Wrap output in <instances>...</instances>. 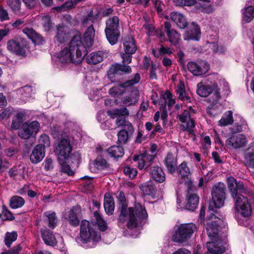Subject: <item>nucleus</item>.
<instances>
[{"label": "nucleus", "mask_w": 254, "mask_h": 254, "mask_svg": "<svg viewBox=\"0 0 254 254\" xmlns=\"http://www.w3.org/2000/svg\"><path fill=\"white\" fill-rule=\"evenodd\" d=\"M40 124L37 121L25 122L19 130L18 135L22 139H28L37 133Z\"/></svg>", "instance_id": "obj_12"}, {"label": "nucleus", "mask_w": 254, "mask_h": 254, "mask_svg": "<svg viewBox=\"0 0 254 254\" xmlns=\"http://www.w3.org/2000/svg\"><path fill=\"white\" fill-rule=\"evenodd\" d=\"M87 48L79 36H74L69 44L57 53L58 64L80 63L87 54Z\"/></svg>", "instance_id": "obj_3"}, {"label": "nucleus", "mask_w": 254, "mask_h": 254, "mask_svg": "<svg viewBox=\"0 0 254 254\" xmlns=\"http://www.w3.org/2000/svg\"><path fill=\"white\" fill-rule=\"evenodd\" d=\"M41 20L43 27L45 31H50L52 27V23L51 21L50 17L48 15H41Z\"/></svg>", "instance_id": "obj_53"}, {"label": "nucleus", "mask_w": 254, "mask_h": 254, "mask_svg": "<svg viewBox=\"0 0 254 254\" xmlns=\"http://www.w3.org/2000/svg\"><path fill=\"white\" fill-rule=\"evenodd\" d=\"M22 95L24 97L28 98L32 96L34 93L33 88L30 86H25L21 88Z\"/></svg>", "instance_id": "obj_59"}, {"label": "nucleus", "mask_w": 254, "mask_h": 254, "mask_svg": "<svg viewBox=\"0 0 254 254\" xmlns=\"http://www.w3.org/2000/svg\"><path fill=\"white\" fill-rule=\"evenodd\" d=\"M197 94L201 97H207L210 93H213L214 96L213 101L214 103L220 98V95L217 85L215 82L208 81L203 83L202 82H199L197 84Z\"/></svg>", "instance_id": "obj_9"}, {"label": "nucleus", "mask_w": 254, "mask_h": 254, "mask_svg": "<svg viewBox=\"0 0 254 254\" xmlns=\"http://www.w3.org/2000/svg\"><path fill=\"white\" fill-rule=\"evenodd\" d=\"M248 143L246 136L243 134H233L226 140V145L234 149L245 146Z\"/></svg>", "instance_id": "obj_15"}, {"label": "nucleus", "mask_w": 254, "mask_h": 254, "mask_svg": "<svg viewBox=\"0 0 254 254\" xmlns=\"http://www.w3.org/2000/svg\"><path fill=\"white\" fill-rule=\"evenodd\" d=\"M41 235L45 243L49 246H54L57 244V241L53 233L47 229H41Z\"/></svg>", "instance_id": "obj_29"}, {"label": "nucleus", "mask_w": 254, "mask_h": 254, "mask_svg": "<svg viewBox=\"0 0 254 254\" xmlns=\"http://www.w3.org/2000/svg\"><path fill=\"white\" fill-rule=\"evenodd\" d=\"M154 154H149L148 153H143L138 156H134L133 160L138 161V168L140 170L145 169L150 166L151 162L155 158Z\"/></svg>", "instance_id": "obj_18"}, {"label": "nucleus", "mask_w": 254, "mask_h": 254, "mask_svg": "<svg viewBox=\"0 0 254 254\" xmlns=\"http://www.w3.org/2000/svg\"><path fill=\"white\" fill-rule=\"evenodd\" d=\"M186 198V209L190 211L194 210L197 206L199 200L197 195L193 192V187L191 184L188 186Z\"/></svg>", "instance_id": "obj_16"}, {"label": "nucleus", "mask_w": 254, "mask_h": 254, "mask_svg": "<svg viewBox=\"0 0 254 254\" xmlns=\"http://www.w3.org/2000/svg\"><path fill=\"white\" fill-rule=\"evenodd\" d=\"M27 42L23 38H18L15 40H10L7 43V48L10 52L18 55L25 54V48L27 47Z\"/></svg>", "instance_id": "obj_13"}, {"label": "nucleus", "mask_w": 254, "mask_h": 254, "mask_svg": "<svg viewBox=\"0 0 254 254\" xmlns=\"http://www.w3.org/2000/svg\"><path fill=\"white\" fill-rule=\"evenodd\" d=\"M109 154L111 157L119 158L122 157L124 154V149L120 146H113L109 148Z\"/></svg>", "instance_id": "obj_44"}, {"label": "nucleus", "mask_w": 254, "mask_h": 254, "mask_svg": "<svg viewBox=\"0 0 254 254\" xmlns=\"http://www.w3.org/2000/svg\"><path fill=\"white\" fill-rule=\"evenodd\" d=\"M201 32L199 26L194 22H192L188 30L184 34V39L186 41H198L200 38Z\"/></svg>", "instance_id": "obj_17"}, {"label": "nucleus", "mask_w": 254, "mask_h": 254, "mask_svg": "<svg viewBox=\"0 0 254 254\" xmlns=\"http://www.w3.org/2000/svg\"><path fill=\"white\" fill-rule=\"evenodd\" d=\"M105 32L107 39L112 45L118 42L120 36V19L118 16L109 18L106 21Z\"/></svg>", "instance_id": "obj_6"}, {"label": "nucleus", "mask_w": 254, "mask_h": 254, "mask_svg": "<svg viewBox=\"0 0 254 254\" xmlns=\"http://www.w3.org/2000/svg\"><path fill=\"white\" fill-rule=\"evenodd\" d=\"M70 36V30L67 27L64 25H59L57 28L55 39L58 43L62 44L68 40Z\"/></svg>", "instance_id": "obj_21"}, {"label": "nucleus", "mask_w": 254, "mask_h": 254, "mask_svg": "<svg viewBox=\"0 0 254 254\" xmlns=\"http://www.w3.org/2000/svg\"><path fill=\"white\" fill-rule=\"evenodd\" d=\"M127 129H122L118 132V141L121 143H125L128 140L129 133H130Z\"/></svg>", "instance_id": "obj_56"}, {"label": "nucleus", "mask_w": 254, "mask_h": 254, "mask_svg": "<svg viewBox=\"0 0 254 254\" xmlns=\"http://www.w3.org/2000/svg\"><path fill=\"white\" fill-rule=\"evenodd\" d=\"M176 92L180 100L186 101L187 103L190 102V99L187 95L185 90L184 84L182 82H180L179 84L177 85Z\"/></svg>", "instance_id": "obj_40"}, {"label": "nucleus", "mask_w": 254, "mask_h": 254, "mask_svg": "<svg viewBox=\"0 0 254 254\" xmlns=\"http://www.w3.org/2000/svg\"><path fill=\"white\" fill-rule=\"evenodd\" d=\"M213 51L219 54H224L226 51V48L223 45L214 44L213 47Z\"/></svg>", "instance_id": "obj_61"}, {"label": "nucleus", "mask_w": 254, "mask_h": 254, "mask_svg": "<svg viewBox=\"0 0 254 254\" xmlns=\"http://www.w3.org/2000/svg\"><path fill=\"white\" fill-rule=\"evenodd\" d=\"M117 198L119 201V210L120 215L118 224L120 227L126 225L129 229H133L137 227L141 220L147 217L148 214L144 207L140 203L135 204L134 207L127 208L124 193L119 192Z\"/></svg>", "instance_id": "obj_2"}, {"label": "nucleus", "mask_w": 254, "mask_h": 254, "mask_svg": "<svg viewBox=\"0 0 254 254\" xmlns=\"http://www.w3.org/2000/svg\"><path fill=\"white\" fill-rule=\"evenodd\" d=\"M233 122V112L228 111L223 114L221 119L218 121V125L220 127H224L231 125Z\"/></svg>", "instance_id": "obj_36"}, {"label": "nucleus", "mask_w": 254, "mask_h": 254, "mask_svg": "<svg viewBox=\"0 0 254 254\" xmlns=\"http://www.w3.org/2000/svg\"><path fill=\"white\" fill-rule=\"evenodd\" d=\"M245 160L247 166L254 168V142L250 144L245 154Z\"/></svg>", "instance_id": "obj_32"}, {"label": "nucleus", "mask_w": 254, "mask_h": 254, "mask_svg": "<svg viewBox=\"0 0 254 254\" xmlns=\"http://www.w3.org/2000/svg\"><path fill=\"white\" fill-rule=\"evenodd\" d=\"M227 185L232 196L235 201V207L238 212L242 216L247 217L251 214V207L246 197L238 193L244 192L245 188L244 183L237 182L232 177H228L227 179Z\"/></svg>", "instance_id": "obj_4"}, {"label": "nucleus", "mask_w": 254, "mask_h": 254, "mask_svg": "<svg viewBox=\"0 0 254 254\" xmlns=\"http://www.w3.org/2000/svg\"><path fill=\"white\" fill-rule=\"evenodd\" d=\"M67 160H64L63 163H61L60 161H58L59 163L61 165V169L63 173H65L69 176H72L74 172L72 171L69 165L66 164Z\"/></svg>", "instance_id": "obj_54"}, {"label": "nucleus", "mask_w": 254, "mask_h": 254, "mask_svg": "<svg viewBox=\"0 0 254 254\" xmlns=\"http://www.w3.org/2000/svg\"><path fill=\"white\" fill-rule=\"evenodd\" d=\"M240 123H235L233 127L230 128V130L233 133L243 131L247 128V124L246 121L240 118Z\"/></svg>", "instance_id": "obj_43"}, {"label": "nucleus", "mask_w": 254, "mask_h": 254, "mask_svg": "<svg viewBox=\"0 0 254 254\" xmlns=\"http://www.w3.org/2000/svg\"><path fill=\"white\" fill-rule=\"evenodd\" d=\"M25 119V114L23 112H20L17 114L15 118L13 120L11 127L17 129L20 126V124Z\"/></svg>", "instance_id": "obj_47"}, {"label": "nucleus", "mask_w": 254, "mask_h": 254, "mask_svg": "<svg viewBox=\"0 0 254 254\" xmlns=\"http://www.w3.org/2000/svg\"><path fill=\"white\" fill-rule=\"evenodd\" d=\"M126 115H121L118 117L116 120V124L118 127H124L125 129H127L130 134L134 131V128L131 124L127 121L125 119Z\"/></svg>", "instance_id": "obj_34"}, {"label": "nucleus", "mask_w": 254, "mask_h": 254, "mask_svg": "<svg viewBox=\"0 0 254 254\" xmlns=\"http://www.w3.org/2000/svg\"><path fill=\"white\" fill-rule=\"evenodd\" d=\"M25 203L24 199L19 196L12 197L9 201V206L12 209H17L22 207Z\"/></svg>", "instance_id": "obj_41"}, {"label": "nucleus", "mask_w": 254, "mask_h": 254, "mask_svg": "<svg viewBox=\"0 0 254 254\" xmlns=\"http://www.w3.org/2000/svg\"><path fill=\"white\" fill-rule=\"evenodd\" d=\"M226 187L224 183L219 182L215 185L212 190V200L216 208L222 207L225 199Z\"/></svg>", "instance_id": "obj_11"}, {"label": "nucleus", "mask_w": 254, "mask_h": 254, "mask_svg": "<svg viewBox=\"0 0 254 254\" xmlns=\"http://www.w3.org/2000/svg\"><path fill=\"white\" fill-rule=\"evenodd\" d=\"M23 32L36 44H41L43 41V37L32 28H24Z\"/></svg>", "instance_id": "obj_31"}, {"label": "nucleus", "mask_w": 254, "mask_h": 254, "mask_svg": "<svg viewBox=\"0 0 254 254\" xmlns=\"http://www.w3.org/2000/svg\"><path fill=\"white\" fill-rule=\"evenodd\" d=\"M77 209L73 207L71 209L65 210L63 214L64 218L67 220L69 224L73 226H77L79 223V220L77 216Z\"/></svg>", "instance_id": "obj_22"}, {"label": "nucleus", "mask_w": 254, "mask_h": 254, "mask_svg": "<svg viewBox=\"0 0 254 254\" xmlns=\"http://www.w3.org/2000/svg\"><path fill=\"white\" fill-rule=\"evenodd\" d=\"M140 189L144 195H153L156 190L155 187L151 181H149L142 185Z\"/></svg>", "instance_id": "obj_39"}, {"label": "nucleus", "mask_w": 254, "mask_h": 254, "mask_svg": "<svg viewBox=\"0 0 254 254\" xmlns=\"http://www.w3.org/2000/svg\"><path fill=\"white\" fill-rule=\"evenodd\" d=\"M171 19L173 21L178 27L185 29L188 25V21L185 16L182 13L173 12L170 15Z\"/></svg>", "instance_id": "obj_25"}, {"label": "nucleus", "mask_w": 254, "mask_h": 254, "mask_svg": "<svg viewBox=\"0 0 254 254\" xmlns=\"http://www.w3.org/2000/svg\"><path fill=\"white\" fill-rule=\"evenodd\" d=\"M104 54L99 51L96 53H92L87 57V62L90 64H96L103 61Z\"/></svg>", "instance_id": "obj_38"}, {"label": "nucleus", "mask_w": 254, "mask_h": 254, "mask_svg": "<svg viewBox=\"0 0 254 254\" xmlns=\"http://www.w3.org/2000/svg\"><path fill=\"white\" fill-rule=\"evenodd\" d=\"M254 17V6L249 5V2L247 3L243 12V21L249 23Z\"/></svg>", "instance_id": "obj_33"}, {"label": "nucleus", "mask_w": 254, "mask_h": 254, "mask_svg": "<svg viewBox=\"0 0 254 254\" xmlns=\"http://www.w3.org/2000/svg\"><path fill=\"white\" fill-rule=\"evenodd\" d=\"M80 236L85 243L96 242L101 239L100 235L95 230L94 225L86 220L81 221Z\"/></svg>", "instance_id": "obj_7"}, {"label": "nucleus", "mask_w": 254, "mask_h": 254, "mask_svg": "<svg viewBox=\"0 0 254 254\" xmlns=\"http://www.w3.org/2000/svg\"><path fill=\"white\" fill-rule=\"evenodd\" d=\"M196 227L192 223L181 224L175 230L172 239L175 242H184L191 237Z\"/></svg>", "instance_id": "obj_8"}, {"label": "nucleus", "mask_w": 254, "mask_h": 254, "mask_svg": "<svg viewBox=\"0 0 254 254\" xmlns=\"http://www.w3.org/2000/svg\"><path fill=\"white\" fill-rule=\"evenodd\" d=\"M94 216L96 220V223L101 231H104L106 229V223L98 211L94 212Z\"/></svg>", "instance_id": "obj_52"}, {"label": "nucleus", "mask_w": 254, "mask_h": 254, "mask_svg": "<svg viewBox=\"0 0 254 254\" xmlns=\"http://www.w3.org/2000/svg\"><path fill=\"white\" fill-rule=\"evenodd\" d=\"M104 206L105 212L108 215H111L113 213L115 208L114 202L109 194L106 193L105 194Z\"/></svg>", "instance_id": "obj_35"}, {"label": "nucleus", "mask_w": 254, "mask_h": 254, "mask_svg": "<svg viewBox=\"0 0 254 254\" xmlns=\"http://www.w3.org/2000/svg\"><path fill=\"white\" fill-rule=\"evenodd\" d=\"M45 155L43 146H42L41 144H38L33 149L30 159L33 163L37 164L43 159Z\"/></svg>", "instance_id": "obj_24"}, {"label": "nucleus", "mask_w": 254, "mask_h": 254, "mask_svg": "<svg viewBox=\"0 0 254 254\" xmlns=\"http://www.w3.org/2000/svg\"><path fill=\"white\" fill-rule=\"evenodd\" d=\"M177 5L190 6L196 3L195 0H174Z\"/></svg>", "instance_id": "obj_60"}, {"label": "nucleus", "mask_w": 254, "mask_h": 254, "mask_svg": "<svg viewBox=\"0 0 254 254\" xmlns=\"http://www.w3.org/2000/svg\"><path fill=\"white\" fill-rule=\"evenodd\" d=\"M123 45L124 51L127 54L132 55L135 53L137 50L135 41L132 37H125Z\"/></svg>", "instance_id": "obj_27"}, {"label": "nucleus", "mask_w": 254, "mask_h": 254, "mask_svg": "<svg viewBox=\"0 0 254 254\" xmlns=\"http://www.w3.org/2000/svg\"><path fill=\"white\" fill-rule=\"evenodd\" d=\"M149 173L152 178L156 182L162 183L165 180V174L163 170L158 166L151 167Z\"/></svg>", "instance_id": "obj_28"}, {"label": "nucleus", "mask_w": 254, "mask_h": 254, "mask_svg": "<svg viewBox=\"0 0 254 254\" xmlns=\"http://www.w3.org/2000/svg\"><path fill=\"white\" fill-rule=\"evenodd\" d=\"M125 92V86L122 84H119L110 88L109 93L113 96H118L122 94Z\"/></svg>", "instance_id": "obj_51"}, {"label": "nucleus", "mask_w": 254, "mask_h": 254, "mask_svg": "<svg viewBox=\"0 0 254 254\" xmlns=\"http://www.w3.org/2000/svg\"><path fill=\"white\" fill-rule=\"evenodd\" d=\"M95 30L92 25L89 26L86 30L83 36V42L87 48H90L93 44Z\"/></svg>", "instance_id": "obj_30"}, {"label": "nucleus", "mask_w": 254, "mask_h": 254, "mask_svg": "<svg viewBox=\"0 0 254 254\" xmlns=\"http://www.w3.org/2000/svg\"><path fill=\"white\" fill-rule=\"evenodd\" d=\"M164 163L169 173L175 172L177 169V159L173 154L168 153L164 158Z\"/></svg>", "instance_id": "obj_23"}, {"label": "nucleus", "mask_w": 254, "mask_h": 254, "mask_svg": "<svg viewBox=\"0 0 254 254\" xmlns=\"http://www.w3.org/2000/svg\"><path fill=\"white\" fill-rule=\"evenodd\" d=\"M209 215L207 218L205 229L210 242L206 243L208 252L206 254H221L225 252V249L221 245L228 230L226 223L221 218L213 214L209 210Z\"/></svg>", "instance_id": "obj_1"}, {"label": "nucleus", "mask_w": 254, "mask_h": 254, "mask_svg": "<svg viewBox=\"0 0 254 254\" xmlns=\"http://www.w3.org/2000/svg\"><path fill=\"white\" fill-rule=\"evenodd\" d=\"M93 166L98 170L104 169L108 167L107 161L101 156L97 157L93 163Z\"/></svg>", "instance_id": "obj_49"}, {"label": "nucleus", "mask_w": 254, "mask_h": 254, "mask_svg": "<svg viewBox=\"0 0 254 254\" xmlns=\"http://www.w3.org/2000/svg\"><path fill=\"white\" fill-rule=\"evenodd\" d=\"M17 237V234L16 232H7L4 238L5 245L8 247H10L11 244L16 240Z\"/></svg>", "instance_id": "obj_50"}, {"label": "nucleus", "mask_w": 254, "mask_h": 254, "mask_svg": "<svg viewBox=\"0 0 254 254\" xmlns=\"http://www.w3.org/2000/svg\"><path fill=\"white\" fill-rule=\"evenodd\" d=\"M39 142V143L38 144H41V146H43L44 149H45L46 147H48L50 146L49 137L45 134L41 135Z\"/></svg>", "instance_id": "obj_57"}, {"label": "nucleus", "mask_w": 254, "mask_h": 254, "mask_svg": "<svg viewBox=\"0 0 254 254\" xmlns=\"http://www.w3.org/2000/svg\"><path fill=\"white\" fill-rule=\"evenodd\" d=\"M177 168L178 169L179 174L182 178H188L190 175V169L186 162H183L180 164Z\"/></svg>", "instance_id": "obj_48"}, {"label": "nucleus", "mask_w": 254, "mask_h": 254, "mask_svg": "<svg viewBox=\"0 0 254 254\" xmlns=\"http://www.w3.org/2000/svg\"><path fill=\"white\" fill-rule=\"evenodd\" d=\"M97 14H94L93 11L90 10L83 18L82 22L83 24H90L97 19Z\"/></svg>", "instance_id": "obj_55"}, {"label": "nucleus", "mask_w": 254, "mask_h": 254, "mask_svg": "<svg viewBox=\"0 0 254 254\" xmlns=\"http://www.w3.org/2000/svg\"><path fill=\"white\" fill-rule=\"evenodd\" d=\"M43 221L48 227L52 229H54L58 222L56 213L52 211L45 212L43 214Z\"/></svg>", "instance_id": "obj_26"}, {"label": "nucleus", "mask_w": 254, "mask_h": 254, "mask_svg": "<svg viewBox=\"0 0 254 254\" xmlns=\"http://www.w3.org/2000/svg\"><path fill=\"white\" fill-rule=\"evenodd\" d=\"M131 67L128 65L118 64H112L108 72L109 78L113 77L114 75H123L131 72Z\"/></svg>", "instance_id": "obj_19"}, {"label": "nucleus", "mask_w": 254, "mask_h": 254, "mask_svg": "<svg viewBox=\"0 0 254 254\" xmlns=\"http://www.w3.org/2000/svg\"><path fill=\"white\" fill-rule=\"evenodd\" d=\"M187 68L194 75L199 76L207 72L209 69V65L205 61H201L197 63L190 62L187 64Z\"/></svg>", "instance_id": "obj_14"}, {"label": "nucleus", "mask_w": 254, "mask_h": 254, "mask_svg": "<svg viewBox=\"0 0 254 254\" xmlns=\"http://www.w3.org/2000/svg\"><path fill=\"white\" fill-rule=\"evenodd\" d=\"M125 174L130 178H134L137 175V171L136 169L128 166L124 167Z\"/></svg>", "instance_id": "obj_58"}, {"label": "nucleus", "mask_w": 254, "mask_h": 254, "mask_svg": "<svg viewBox=\"0 0 254 254\" xmlns=\"http://www.w3.org/2000/svg\"><path fill=\"white\" fill-rule=\"evenodd\" d=\"M193 114V110L189 108L178 115L179 120L183 123L181 125L182 129L191 134H194L195 129V122L191 117Z\"/></svg>", "instance_id": "obj_10"}, {"label": "nucleus", "mask_w": 254, "mask_h": 254, "mask_svg": "<svg viewBox=\"0 0 254 254\" xmlns=\"http://www.w3.org/2000/svg\"><path fill=\"white\" fill-rule=\"evenodd\" d=\"M0 19L2 21L9 19V16L7 10L2 8H0Z\"/></svg>", "instance_id": "obj_63"}, {"label": "nucleus", "mask_w": 254, "mask_h": 254, "mask_svg": "<svg viewBox=\"0 0 254 254\" xmlns=\"http://www.w3.org/2000/svg\"><path fill=\"white\" fill-rule=\"evenodd\" d=\"M164 30L167 34L169 42L176 46L181 40V35L175 29L172 28L171 23L166 21L164 23Z\"/></svg>", "instance_id": "obj_20"}, {"label": "nucleus", "mask_w": 254, "mask_h": 254, "mask_svg": "<svg viewBox=\"0 0 254 254\" xmlns=\"http://www.w3.org/2000/svg\"><path fill=\"white\" fill-rule=\"evenodd\" d=\"M138 101V95L136 91H132L129 94L122 99L123 104L126 106L133 105Z\"/></svg>", "instance_id": "obj_37"}, {"label": "nucleus", "mask_w": 254, "mask_h": 254, "mask_svg": "<svg viewBox=\"0 0 254 254\" xmlns=\"http://www.w3.org/2000/svg\"><path fill=\"white\" fill-rule=\"evenodd\" d=\"M7 5L16 14L20 12L21 2L20 0H6Z\"/></svg>", "instance_id": "obj_46"}, {"label": "nucleus", "mask_w": 254, "mask_h": 254, "mask_svg": "<svg viewBox=\"0 0 254 254\" xmlns=\"http://www.w3.org/2000/svg\"><path fill=\"white\" fill-rule=\"evenodd\" d=\"M240 123H235L233 127L230 128V130L233 133L243 131L247 128V124L246 121L240 118Z\"/></svg>", "instance_id": "obj_42"}, {"label": "nucleus", "mask_w": 254, "mask_h": 254, "mask_svg": "<svg viewBox=\"0 0 254 254\" xmlns=\"http://www.w3.org/2000/svg\"><path fill=\"white\" fill-rule=\"evenodd\" d=\"M72 147L68 136L61 137L55 144V153L57 155L58 161L63 163L67 160L71 155Z\"/></svg>", "instance_id": "obj_5"}, {"label": "nucleus", "mask_w": 254, "mask_h": 254, "mask_svg": "<svg viewBox=\"0 0 254 254\" xmlns=\"http://www.w3.org/2000/svg\"><path fill=\"white\" fill-rule=\"evenodd\" d=\"M44 168L46 171H49L53 168V162L50 158L46 159L44 163Z\"/></svg>", "instance_id": "obj_64"}, {"label": "nucleus", "mask_w": 254, "mask_h": 254, "mask_svg": "<svg viewBox=\"0 0 254 254\" xmlns=\"http://www.w3.org/2000/svg\"><path fill=\"white\" fill-rule=\"evenodd\" d=\"M140 80V76L138 73H136L133 79L128 80L126 82V86L133 85L137 83Z\"/></svg>", "instance_id": "obj_62"}, {"label": "nucleus", "mask_w": 254, "mask_h": 254, "mask_svg": "<svg viewBox=\"0 0 254 254\" xmlns=\"http://www.w3.org/2000/svg\"><path fill=\"white\" fill-rule=\"evenodd\" d=\"M128 111L126 108L116 109L107 111L108 115L112 119L117 118L121 115H128Z\"/></svg>", "instance_id": "obj_45"}]
</instances>
